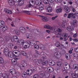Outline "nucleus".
Segmentation results:
<instances>
[{"label":"nucleus","instance_id":"09e8293b","mask_svg":"<svg viewBox=\"0 0 78 78\" xmlns=\"http://www.w3.org/2000/svg\"><path fill=\"white\" fill-rule=\"evenodd\" d=\"M38 62L39 63V64H42V63L43 62L42 59H40L38 60Z\"/></svg>","mask_w":78,"mask_h":78},{"label":"nucleus","instance_id":"5701e85b","mask_svg":"<svg viewBox=\"0 0 78 78\" xmlns=\"http://www.w3.org/2000/svg\"><path fill=\"white\" fill-rule=\"evenodd\" d=\"M73 69H76L78 68V65L77 64H74L73 65Z\"/></svg>","mask_w":78,"mask_h":78},{"label":"nucleus","instance_id":"0eeeda50","mask_svg":"<svg viewBox=\"0 0 78 78\" xmlns=\"http://www.w3.org/2000/svg\"><path fill=\"white\" fill-rule=\"evenodd\" d=\"M20 30L21 31V33L23 34L27 32V30L23 27H20Z\"/></svg>","mask_w":78,"mask_h":78},{"label":"nucleus","instance_id":"f257e3e1","mask_svg":"<svg viewBox=\"0 0 78 78\" xmlns=\"http://www.w3.org/2000/svg\"><path fill=\"white\" fill-rule=\"evenodd\" d=\"M8 55L9 57L10 58H12L14 56V58H13L12 60V64L13 65H16L17 64V61L16 60H18L19 59L18 58H17V56L15 55H13V54H12V52H9L8 53Z\"/></svg>","mask_w":78,"mask_h":78},{"label":"nucleus","instance_id":"37998d69","mask_svg":"<svg viewBox=\"0 0 78 78\" xmlns=\"http://www.w3.org/2000/svg\"><path fill=\"white\" fill-rule=\"evenodd\" d=\"M62 36L63 37L66 38L67 37V34L65 33H63L62 34Z\"/></svg>","mask_w":78,"mask_h":78},{"label":"nucleus","instance_id":"8fccbe9b","mask_svg":"<svg viewBox=\"0 0 78 78\" xmlns=\"http://www.w3.org/2000/svg\"><path fill=\"white\" fill-rule=\"evenodd\" d=\"M65 66H69V64H68L67 62H65L64 63Z\"/></svg>","mask_w":78,"mask_h":78},{"label":"nucleus","instance_id":"aec40b11","mask_svg":"<svg viewBox=\"0 0 78 78\" xmlns=\"http://www.w3.org/2000/svg\"><path fill=\"white\" fill-rule=\"evenodd\" d=\"M55 35H57L56 36L57 37H59L61 36V33L60 32H58L55 33Z\"/></svg>","mask_w":78,"mask_h":78},{"label":"nucleus","instance_id":"3c124183","mask_svg":"<svg viewBox=\"0 0 78 78\" xmlns=\"http://www.w3.org/2000/svg\"><path fill=\"white\" fill-rule=\"evenodd\" d=\"M39 76V74H36L34 75L33 78H37V77Z\"/></svg>","mask_w":78,"mask_h":78},{"label":"nucleus","instance_id":"1a4fd4ad","mask_svg":"<svg viewBox=\"0 0 78 78\" xmlns=\"http://www.w3.org/2000/svg\"><path fill=\"white\" fill-rule=\"evenodd\" d=\"M9 53V49L7 48H5L4 50V53L5 56H8V54Z\"/></svg>","mask_w":78,"mask_h":78},{"label":"nucleus","instance_id":"423d86ee","mask_svg":"<svg viewBox=\"0 0 78 78\" xmlns=\"http://www.w3.org/2000/svg\"><path fill=\"white\" fill-rule=\"evenodd\" d=\"M18 37H17L16 36H13L12 38L11 37L10 38V40L11 41H12V42H13V41L17 42V41H18Z\"/></svg>","mask_w":78,"mask_h":78},{"label":"nucleus","instance_id":"39448f33","mask_svg":"<svg viewBox=\"0 0 78 78\" xmlns=\"http://www.w3.org/2000/svg\"><path fill=\"white\" fill-rule=\"evenodd\" d=\"M21 65L20 67H22L23 69V68L24 69L25 67L27 66V63L25 62V61H22L21 62Z\"/></svg>","mask_w":78,"mask_h":78},{"label":"nucleus","instance_id":"cd10ccee","mask_svg":"<svg viewBox=\"0 0 78 78\" xmlns=\"http://www.w3.org/2000/svg\"><path fill=\"white\" fill-rule=\"evenodd\" d=\"M44 27L45 28H46L47 29H48V30H49V29H50L51 27H50V25H45L44 26Z\"/></svg>","mask_w":78,"mask_h":78},{"label":"nucleus","instance_id":"338daca9","mask_svg":"<svg viewBox=\"0 0 78 78\" xmlns=\"http://www.w3.org/2000/svg\"><path fill=\"white\" fill-rule=\"evenodd\" d=\"M74 37H77V33H76L74 35H73Z\"/></svg>","mask_w":78,"mask_h":78},{"label":"nucleus","instance_id":"2eb2a0df","mask_svg":"<svg viewBox=\"0 0 78 78\" xmlns=\"http://www.w3.org/2000/svg\"><path fill=\"white\" fill-rule=\"evenodd\" d=\"M47 70L49 72H53L54 71L53 68L51 67H49L47 68Z\"/></svg>","mask_w":78,"mask_h":78},{"label":"nucleus","instance_id":"a211bd4d","mask_svg":"<svg viewBox=\"0 0 78 78\" xmlns=\"http://www.w3.org/2000/svg\"><path fill=\"white\" fill-rule=\"evenodd\" d=\"M13 52L15 53V54H18V55H17V56H19L20 55V52L19 51L15 50L13 51Z\"/></svg>","mask_w":78,"mask_h":78},{"label":"nucleus","instance_id":"774afa93","mask_svg":"<svg viewBox=\"0 0 78 78\" xmlns=\"http://www.w3.org/2000/svg\"><path fill=\"white\" fill-rule=\"evenodd\" d=\"M8 14H12V11L9 10V12H8Z\"/></svg>","mask_w":78,"mask_h":78},{"label":"nucleus","instance_id":"b1692460","mask_svg":"<svg viewBox=\"0 0 78 78\" xmlns=\"http://www.w3.org/2000/svg\"><path fill=\"white\" fill-rule=\"evenodd\" d=\"M44 3L45 5H48L49 4V1L48 0H43Z\"/></svg>","mask_w":78,"mask_h":78},{"label":"nucleus","instance_id":"72a5a7b5","mask_svg":"<svg viewBox=\"0 0 78 78\" xmlns=\"http://www.w3.org/2000/svg\"><path fill=\"white\" fill-rule=\"evenodd\" d=\"M61 45V44H60V42H57L55 44V46L57 47H59Z\"/></svg>","mask_w":78,"mask_h":78},{"label":"nucleus","instance_id":"f704fd0d","mask_svg":"<svg viewBox=\"0 0 78 78\" xmlns=\"http://www.w3.org/2000/svg\"><path fill=\"white\" fill-rule=\"evenodd\" d=\"M4 62V60L3 58L0 57V64H2Z\"/></svg>","mask_w":78,"mask_h":78},{"label":"nucleus","instance_id":"7c9ffc66","mask_svg":"<svg viewBox=\"0 0 78 78\" xmlns=\"http://www.w3.org/2000/svg\"><path fill=\"white\" fill-rule=\"evenodd\" d=\"M34 62H35V64L37 65H39V60L37 59H34Z\"/></svg>","mask_w":78,"mask_h":78},{"label":"nucleus","instance_id":"6e6552de","mask_svg":"<svg viewBox=\"0 0 78 78\" xmlns=\"http://www.w3.org/2000/svg\"><path fill=\"white\" fill-rule=\"evenodd\" d=\"M70 17H72L73 19H75L76 18V16H74V14L73 13H70L68 14V18L70 19Z\"/></svg>","mask_w":78,"mask_h":78},{"label":"nucleus","instance_id":"680f3d73","mask_svg":"<svg viewBox=\"0 0 78 78\" xmlns=\"http://www.w3.org/2000/svg\"><path fill=\"white\" fill-rule=\"evenodd\" d=\"M40 49H41V50H45V47L44 46L42 47H40Z\"/></svg>","mask_w":78,"mask_h":78},{"label":"nucleus","instance_id":"9d476101","mask_svg":"<svg viewBox=\"0 0 78 78\" xmlns=\"http://www.w3.org/2000/svg\"><path fill=\"white\" fill-rule=\"evenodd\" d=\"M54 55L55 57H57V58H61V55L60 52H55Z\"/></svg>","mask_w":78,"mask_h":78},{"label":"nucleus","instance_id":"e433bc0d","mask_svg":"<svg viewBox=\"0 0 78 78\" xmlns=\"http://www.w3.org/2000/svg\"><path fill=\"white\" fill-rule=\"evenodd\" d=\"M2 77L4 78H8V76L6 74H4L2 75Z\"/></svg>","mask_w":78,"mask_h":78},{"label":"nucleus","instance_id":"ea45409f","mask_svg":"<svg viewBox=\"0 0 78 78\" xmlns=\"http://www.w3.org/2000/svg\"><path fill=\"white\" fill-rule=\"evenodd\" d=\"M67 29L68 31H72V29L71 28V27L68 26L67 27Z\"/></svg>","mask_w":78,"mask_h":78},{"label":"nucleus","instance_id":"69168bd1","mask_svg":"<svg viewBox=\"0 0 78 78\" xmlns=\"http://www.w3.org/2000/svg\"><path fill=\"white\" fill-rule=\"evenodd\" d=\"M73 41H74L75 42H78V40H77V39H76V38L74 39H73Z\"/></svg>","mask_w":78,"mask_h":78},{"label":"nucleus","instance_id":"ddd939ff","mask_svg":"<svg viewBox=\"0 0 78 78\" xmlns=\"http://www.w3.org/2000/svg\"><path fill=\"white\" fill-rule=\"evenodd\" d=\"M55 62L53 61H51V60H50L49 61V65L50 66H55Z\"/></svg>","mask_w":78,"mask_h":78},{"label":"nucleus","instance_id":"f8f14e48","mask_svg":"<svg viewBox=\"0 0 78 78\" xmlns=\"http://www.w3.org/2000/svg\"><path fill=\"white\" fill-rule=\"evenodd\" d=\"M9 72L12 75H16V70L14 69H11L9 70Z\"/></svg>","mask_w":78,"mask_h":78},{"label":"nucleus","instance_id":"6e6d98bb","mask_svg":"<svg viewBox=\"0 0 78 78\" xmlns=\"http://www.w3.org/2000/svg\"><path fill=\"white\" fill-rule=\"evenodd\" d=\"M45 76H46V78H48L50 76V74H49L48 73H47L45 75Z\"/></svg>","mask_w":78,"mask_h":78},{"label":"nucleus","instance_id":"393cba45","mask_svg":"<svg viewBox=\"0 0 78 78\" xmlns=\"http://www.w3.org/2000/svg\"><path fill=\"white\" fill-rule=\"evenodd\" d=\"M8 45L10 48H13V47L14 45L12 44V43H9L8 44Z\"/></svg>","mask_w":78,"mask_h":78},{"label":"nucleus","instance_id":"c03bdc74","mask_svg":"<svg viewBox=\"0 0 78 78\" xmlns=\"http://www.w3.org/2000/svg\"><path fill=\"white\" fill-rule=\"evenodd\" d=\"M18 4L20 6H22V5H23V2L20 1H19Z\"/></svg>","mask_w":78,"mask_h":78},{"label":"nucleus","instance_id":"a18cd8bd","mask_svg":"<svg viewBox=\"0 0 78 78\" xmlns=\"http://www.w3.org/2000/svg\"><path fill=\"white\" fill-rule=\"evenodd\" d=\"M4 11L5 13H7L8 14V12H9V10L7 9H5Z\"/></svg>","mask_w":78,"mask_h":78},{"label":"nucleus","instance_id":"4468645a","mask_svg":"<svg viewBox=\"0 0 78 78\" xmlns=\"http://www.w3.org/2000/svg\"><path fill=\"white\" fill-rule=\"evenodd\" d=\"M46 8L48 10V12H52V10L51 7H48V6H46Z\"/></svg>","mask_w":78,"mask_h":78},{"label":"nucleus","instance_id":"de8ad7c7","mask_svg":"<svg viewBox=\"0 0 78 78\" xmlns=\"http://www.w3.org/2000/svg\"><path fill=\"white\" fill-rule=\"evenodd\" d=\"M5 40L6 41H9V37H5Z\"/></svg>","mask_w":78,"mask_h":78},{"label":"nucleus","instance_id":"864d4df0","mask_svg":"<svg viewBox=\"0 0 78 78\" xmlns=\"http://www.w3.org/2000/svg\"><path fill=\"white\" fill-rule=\"evenodd\" d=\"M70 11V9L69 7H67V9H66V12H69Z\"/></svg>","mask_w":78,"mask_h":78},{"label":"nucleus","instance_id":"bb28decb","mask_svg":"<svg viewBox=\"0 0 78 78\" xmlns=\"http://www.w3.org/2000/svg\"><path fill=\"white\" fill-rule=\"evenodd\" d=\"M57 66H59V67H61V65L62 64V62H59L57 63Z\"/></svg>","mask_w":78,"mask_h":78},{"label":"nucleus","instance_id":"6ab92c4d","mask_svg":"<svg viewBox=\"0 0 78 78\" xmlns=\"http://www.w3.org/2000/svg\"><path fill=\"white\" fill-rule=\"evenodd\" d=\"M9 4L11 5V6H14V2H13L12 0H10L9 1Z\"/></svg>","mask_w":78,"mask_h":78},{"label":"nucleus","instance_id":"0e129e2a","mask_svg":"<svg viewBox=\"0 0 78 78\" xmlns=\"http://www.w3.org/2000/svg\"><path fill=\"white\" fill-rule=\"evenodd\" d=\"M74 50L76 52H77L78 53V48H76Z\"/></svg>","mask_w":78,"mask_h":78},{"label":"nucleus","instance_id":"4c0bfd02","mask_svg":"<svg viewBox=\"0 0 78 78\" xmlns=\"http://www.w3.org/2000/svg\"><path fill=\"white\" fill-rule=\"evenodd\" d=\"M29 43L30 44V45H32V46L34 45L35 44V43L33 41H30Z\"/></svg>","mask_w":78,"mask_h":78},{"label":"nucleus","instance_id":"e2e57ef3","mask_svg":"<svg viewBox=\"0 0 78 78\" xmlns=\"http://www.w3.org/2000/svg\"><path fill=\"white\" fill-rule=\"evenodd\" d=\"M27 44H26L27 47V48H29V47H30V44L28 42H27Z\"/></svg>","mask_w":78,"mask_h":78},{"label":"nucleus","instance_id":"603ef678","mask_svg":"<svg viewBox=\"0 0 78 78\" xmlns=\"http://www.w3.org/2000/svg\"><path fill=\"white\" fill-rule=\"evenodd\" d=\"M68 2V1L67 0H63V2L64 4H66V3H67Z\"/></svg>","mask_w":78,"mask_h":78},{"label":"nucleus","instance_id":"9b49d317","mask_svg":"<svg viewBox=\"0 0 78 78\" xmlns=\"http://www.w3.org/2000/svg\"><path fill=\"white\" fill-rule=\"evenodd\" d=\"M17 42L19 45H23L24 44V41L23 40H19L18 39Z\"/></svg>","mask_w":78,"mask_h":78},{"label":"nucleus","instance_id":"20e7f679","mask_svg":"<svg viewBox=\"0 0 78 78\" xmlns=\"http://www.w3.org/2000/svg\"><path fill=\"white\" fill-rule=\"evenodd\" d=\"M28 31L30 33L31 32V33H33L34 34V36H36V34H37V33H39V31H38V30H36H36H33V29H29L28 30Z\"/></svg>","mask_w":78,"mask_h":78},{"label":"nucleus","instance_id":"a19ab883","mask_svg":"<svg viewBox=\"0 0 78 78\" xmlns=\"http://www.w3.org/2000/svg\"><path fill=\"white\" fill-rule=\"evenodd\" d=\"M42 5V7L41 6H39V9H40V10H42V9H44V5Z\"/></svg>","mask_w":78,"mask_h":78},{"label":"nucleus","instance_id":"13d9d810","mask_svg":"<svg viewBox=\"0 0 78 78\" xmlns=\"http://www.w3.org/2000/svg\"><path fill=\"white\" fill-rule=\"evenodd\" d=\"M34 47L35 48H36V49H38L39 47V46H38V45H35V46H34Z\"/></svg>","mask_w":78,"mask_h":78},{"label":"nucleus","instance_id":"c9c22d12","mask_svg":"<svg viewBox=\"0 0 78 78\" xmlns=\"http://www.w3.org/2000/svg\"><path fill=\"white\" fill-rule=\"evenodd\" d=\"M21 53L23 56H26V55H27V53H25V52L23 51H22L21 52Z\"/></svg>","mask_w":78,"mask_h":78},{"label":"nucleus","instance_id":"58836bf2","mask_svg":"<svg viewBox=\"0 0 78 78\" xmlns=\"http://www.w3.org/2000/svg\"><path fill=\"white\" fill-rule=\"evenodd\" d=\"M56 12L58 13L59 12H62V9L60 8L57 9L56 10Z\"/></svg>","mask_w":78,"mask_h":78},{"label":"nucleus","instance_id":"4d7b16f0","mask_svg":"<svg viewBox=\"0 0 78 78\" xmlns=\"http://www.w3.org/2000/svg\"><path fill=\"white\" fill-rule=\"evenodd\" d=\"M20 22V21L18 20V18H16L15 19V22H16V23H18V22Z\"/></svg>","mask_w":78,"mask_h":78},{"label":"nucleus","instance_id":"473e14b6","mask_svg":"<svg viewBox=\"0 0 78 78\" xmlns=\"http://www.w3.org/2000/svg\"><path fill=\"white\" fill-rule=\"evenodd\" d=\"M30 4L32 5V6H33L34 5V1H30L29 2Z\"/></svg>","mask_w":78,"mask_h":78},{"label":"nucleus","instance_id":"a878e982","mask_svg":"<svg viewBox=\"0 0 78 78\" xmlns=\"http://www.w3.org/2000/svg\"><path fill=\"white\" fill-rule=\"evenodd\" d=\"M72 78H76L78 77V76L77 75H76V74L73 73L72 74Z\"/></svg>","mask_w":78,"mask_h":78},{"label":"nucleus","instance_id":"f03ea898","mask_svg":"<svg viewBox=\"0 0 78 78\" xmlns=\"http://www.w3.org/2000/svg\"><path fill=\"white\" fill-rule=\"evenodd\" d=\"M32 73H33V71L31 69H30L27 71V73L25 72H23L22 74V75L23 78H25L27 76V75H28L29 76H31V75H32Z\"/></svg>","mask_w":78,"mask_h":78},{"label":"nucleus","instance_id":"7ed1b4c3","mask_svg":"<svg viewBox=\"0 0 78 78\" xmlns=\"http://www.w3.org/2000/svg\"><path fill=\"white\" fill-rule=\"evenodd\" d=\"M43 61L42 64L43 66H47L48 64V61H47V58L46 57L44 56V57L42 56L41 58Z\"/></svg>","mask_w":78,"mask_h":78},{"label":"nucleus","instance_id":"dca6fc26","mask_svg":"<svg viewBox=\"0 0 78 78\" xmlns=\"http://www.w3.org/2000/svg\"><path fill=\"white\" fill-rule=\"evenodd\" d=\"M65 58L67 60H70L71 58L70 55L69 54H66L65 55Z\"/></svg>","mask_w":78,"mask_h":78},{"label":"nucleus","instance_id":"052dcab7","mask_svg":"<svg viewBox=\"0 0 78 78\" xmlns=\"http://www.w3.org/2000/svg\"><path fill=\"white\" fill-rule=\"evenodd\" d=\"M78 11L76 12L74 14V16H77L78 17Z\"/></svg>","mask_w":78,"mask_h":78},{"label":"nucleus","instance_id":"f3484780","mask_svg":"<svg viewBox=\"0 0 78 78\" xmlns=\"http://www.w3.org/2000/svg\"><path fill=\"white\" fill-rule=\"evenodd\" d=\"M41 17H42V20L44 22H47L48 21V19H47V17H44L43 16H41Z\"/></svg>","mask_w":78,"mask_h":78},{"label":"nucleus","instance_id":"c756f323","mask_svg":"<svg viewBox=\"0 0 78 78\" xmlns=\"http://www.w3.org/2000/svg\"><path fill=\"white\" fill-rule=\"evenodd\" d=\"M15 33L17 35H19L20 34V31L18 30H16Z\"/></svg>","mask_w":78,"mask_h":78},{"label":"nucleus","instance_id":"bf43d9fd","mask_svg":"<svg viewBox=\"0 0 78 78\" xmlns=\"http://www.w3.org/2000/svg\"><path fill=\"white\" fill-rule=\"evenodd\" d=\"M57 17H58V16H56L55 17H52V20H55V19H56V18H57Z\"/></svg>","mask_w":78,"mask_h":78},{"label":"nucleus","instance_id":"2f4dec72","mask_svg":"<svg viewBox=\"0 0 78 78\" xmlns=\"http://www.w3.org/2000/svg\"><path fill=\"white\" fill-rule=\"evenodd\" d=\"M40 76L41 78H44L45 76V74L44 73H40Z\"/></svg>","mask_w":78,"mask_h":78},{"label":"nucleus","instance_id":"49530a36","mask_svg":"<svg viewBox=\"0 0 78 78\" xmlns=\"http://www.w3.org/2000/svg\"><path fill=\"white\" fill-rule=\"evenodd\" d=\"M42 1H38V4H37V5H38V6L40 5H41L42 4Z\"/></svg>","mask_w":78,"mask_h":78},{"label":"nucleus","instance_id":"412c9836","mask_svg":"<svg viewBox=\"0 0 78 78\" xmlns=\"http://www.w3.org/2000/svg\"><path fill=\"white\" fill-rule=\"evenodd\" d=\"M22 12L23 13H25V14H29V15L30 14V13L28 14V13H30V12H31L30 11H27V10H23L22 11Z\"/></svg>","mask_w":78,"mask_h":78},{"label":"nucleus","instance_id":"c85d7f7f","mask_svg":"<svg viewBox=\"0 0 78 78\" xmlns=\"http://www.w3.org/2000/svg\"><path fill=\"white\" fill-rule=\"evenodd\" d=\"M2 31H6L8 29V28L6 26H4L2 28Z\"/></svg>","mask_w":78,"mask_h":78},{"label":"nucleus","instance_id":"5fc2aeb1","mask_svg":"<svg viewBox=\"0 0 78 78\" xmlns=\"http://www.w3.org/2000/svg\"><path fill=\"white\" fill-rule=\"evenodd\" d=\"M19 3L17 2H14V6H16V5L17 6H18V4Z\"/></svg>","mask_w":78,"mask_h":78},{"label":"nucleus","instance_id":"4be33fe9","mask_svg":"<svg viewBox=\"0 0 78 78\" xmlns=\"http://www.w3.org/2000/svg\"><path fill=\"white\" fill-rule=\"evenodd\" d=\"M5 25V22L3 21L0 20V26L3 27Z\"/></svg>","mask_w":78,"mask_h":78},{"label":"nucleus","instance_id":"79ce46f5","mask_svg":"<svg viewBox=\"0 0 78 78\" xmlns=\"http://www.w3.org/2000/svg\"><path fill=\"white\" fill-rule=\"evenodd\" d=\"M76 22H77V21L75 20H74L73 21V24L72 26H75V24L76 23Z\"/></svg>","mask_w":78,"mask_h":78}]
</instances>
